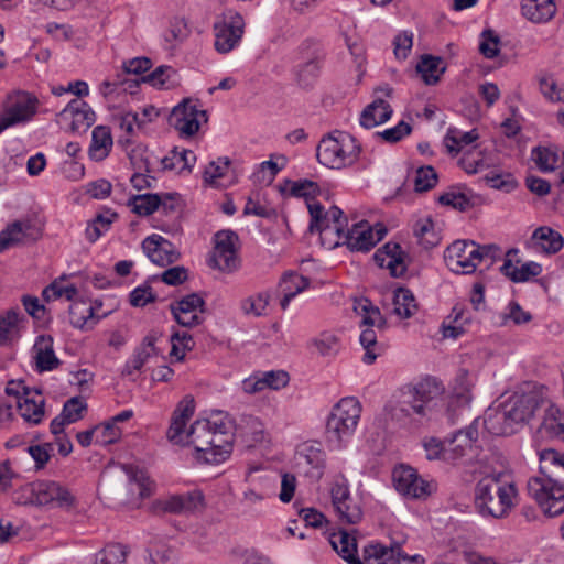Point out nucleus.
I'll list each match as a JSON object with an SVG mask.
<instances>
[{
  "label": "nucleus",
  "mask_w": 564,
  "mask_h": 564,
  "mask_svg": "<svg viewBox=\"0 0 564 564\" xmlns=\"http://www.w3.org/2000/svg\"><path fill=\"white\" fill-rule=\"evenodd\" d=\"M196 161L195 154L189 150L177 151V148L172 149L166 156L162 159V165L164 170L173 171L178 169L192 170L193 164Z\"/></svg>",
  "instance_id": "49"
},
{
  "label": "nucleus",
  "mask_w": 564,
  "mask_h": 564,
  "mask_svg": "<svg viewBox=\"0 0 564 564\" xmlns=\"http://www.w3.org/2000/svg\"><path fill=\"white\" fill-rule=\"evenodd\" d=\"M330 495L340 523L356 524L362 519V510L351 498L347 479L343 475L333 485Z\"/></svg>",
  "instance_id": "12"
},
{
  "label": "nucleus",
  "mask_w": 564,
  "mask_h": 564,
  "mask_svg": "<svg viewBox=\"0 0 564 564\" xmlns=\"http://www.w3.org/2000/svg\"><path fill=\"white\" fill-rule=\"evenodd\" d=\"M40 236L39 229L31 221L15 220L0 232V240L2 246L8 249L19 243L35 241Z\"/></svg>",
  "instance_id": "26"
},
{
  "label": "nucleus",
  "mask_w": 564,
  "mask_h": 564,
  "mask_svg": "<svg viewBox=\"0 0 564 564\" xmlns=\"http://www.w3.org/2000/svg\"><path fill=\"white\" fill-rule=\"evenodd\" d=\"M321 356H333L338 351V338L330 333H322L311 340Z\"/></svg>",
  "instance_id": "64"
},
{
  "label": "nucleus",
  "mask_w": 564,
  "mask_h": 564,
  "mask_svg": "<svg viewBox=\"0 0 564 564\" xmlns=\"http://www.w3.org/2000/svg\"><path fill=\"white\" fill-rule=\"evenodd\" d=\"M207 120V111L198 109L191 99H184L169 116V124L185 137H193L199 130L200 122Z\"/></svg>",
  "instance_id": "10"
},
{
  "label": "nucleus",
  "mask_w": 564,
  "mask_h": 564,
  "mask_svg": "<svg viewBox=\"0 0 564 564\" xmlns=\"http://www.w3.org/2000/svg\"><path fill=\"white\" fill-rule=\"evenodd\" d=\"M386 410L390 414L391 419L397 421H401L413 414H417L420 416L426 415L425 405L422 402L419 403L409 386L404 387L400 391V394L395 400H392L387 404Z\"/></svg>",
  "instance_id": "24"
},
{
  "label": "nucleus",
  "mask_w": 564,
  "mask_h": 564,
  "mask_svg": "<svg viewBox=\"0 0 564 564\" xmlns=\"http://www.w3.org/2000/svg\"><path fill=\"white\" fill-rule=\"evenodd\" d=\"M58 121H70L69 129L74 133H85L95 122L96 116L87 102L73 99L57 115Z\"/></svg>",
  "instance_id": "20"
},
{
  "label": "nucleus",
  "mask_w": 564,
  "mask_h": 564,
  "mask_svg": "<svg viewBox=\"0 0 564 564\" xmlns=\"http://www.w3.org/2000/svg\"><path fill=\"white\" fill-rule=\"evenodd\" d=\"M521 10L531 22L544 23L554 17L556 6L553 0H522Z\"/></svg>",
  "instance_id": "34"
},
{
  "label": "nucleus",
  "mask_w": 564,
  "mask_h": 564,
  "mask_svg": "<svg viewBox=\"0 0 564 564\" xmlns=\"http://www.w3.org/2000/svg\"><path fill=\"white\" fill-rule=\"evenodd\" d=\"M437 173L431 165H423L416 169L414 177V189L423 193L432 189L437 184Z\"/></svg>",
  "instance_id": "58"
},
{
  "label": "nucleus",
  "mask_w": 564,
  "mask_h": 564,
  "mask_svg": "<svg viewBox=\"0 0 564 564\" xmlns=\"http://www.w3.org/2000/svg\"><path fill=\"white\" fill-rule=\"evenodd\" d=\"M321 66L322 61L317 55H314L307 61L297 64L294 68L297 86L303 89L312 88L319 77Z\"/></svg>",
  "instance_id": "36"
},
{
  "label": "nucleus",
  "mask_w": 564,
  "mask_h": 564,
  "mask_svg": "<svg viewBox=\"0 0 564 564\" xmlns=\"http://www.w3.org/2000/svg\"><path fill=\"white\" fill-rule=\"evenodd\" d=\"M31 390H33V393L28 394L23 402H19V411L28 423L37 425L45 415V399L40 389L31 388Z\"/></svg>",
  "instance_id": "32"
},
{
  "label": "nucleus",
  "mask_w": 564,
  "mask_h": 564,
  "mask_svg": "<svg viewBox=\"0 0 564 564\" xmlns=\"http://www.w3.org/2000/svg\"><path fill=\"white\" fill-rule=\"evenodd\" d=\"M127 550L121 544H109L96 554L95 564H126Z\"/></svg>",
  "instance_id": "57"
},
{
  "label": "nucleus",
  "mask_w": 564,
  "mask_h": 564,
  "mask_svg": "<svg viewBox=\"0 0 564 564\" xmlns=\"http://www.w3.org/2000/svg\"><path fill=\"white\" fill-rule=\"evenodd\" d=\"M344 224H335L329 228H325L319 234L321 243L328 250L335 249L338 246L344 245L345 241V227Z\"/></svg>",
  "instance_id": "59"
},
{
  "label": "nucleus",
  "mask_w": 564,
  "mask_h": 564,
  "mask_svg": "<svg viewBox=\"0 0 564 564\" xmlns=\"http://www.w3.org/2000/svg\"><path fill=\"white\" fill-rule=\"evenodd\" d=\"M408 254L397 242H387L373 254V261L380 268H387L391 276L400 278L406 271L405 258Z\"/></svg>",
  "instance_id": "23"
},
{
  "label": "nucleus",
  "mask_w": 564,
  "mask_h": 564,
  "mask_svg": "<svg viewBox=\"0 0 564 564\" xmlns=\"http://www.w3.org/2000/svg\"><path fill=\"white\" fill-rule=\"evenodd\" d=\"M118 217L117 213L97 215L90 223H88L85 235L89 242H95L104 232L108 231L113 220Z\"/></svg>",
  "instance_id": "52"
},
{
  "label": "nucleus",
  "mask_w": 564,
  "mask_h": 564,
  "mask_svg": "<svg viewBox=\"0 0 564 564\" xmlns=\"http://www.w3.org/2000/svg\"><path fill=\"white\" fill-rule=\"evenodd\" d=\"M445 70L446 65L443 58L433 55H423L416 65V72L421 74L426 85L437 84Z\"/></svg>",
  "instance_id": "39"
},
{
  "label": "nucleus",
  "mask_w": 564,
  "mask_h": 564,
  "mask_svg": "<svg viewBox=\"0 0 564 564\" xmlns=\"http://www.w3.org/2000/svg\"><path fill=\"white\" fill-rule=\"evenodd\" d=\"M478 440V419L466 429L456 431L448 440V459H458L473 449L474 443Z\"/></svg>",
  "instance_id": "27"
},
{
  "label": "nucleus",
  "mask_w": 564,
  "mask_h": 564,
  "mask_svg": "<svg viewBox=\"0 0 564 564\" xmlns=\"http://www.w3.org/2000/svg\"><path fill=\"white\" fill-rule=\"evenodd\" d=\"M158 335L154 332L148 334L141 345L135 349L132 358L126 364L122 375L130 376L133 371L140 370L144 364L158 354L155 343Z\"/></svg>",
  "instance_id": "33"
},
{
  "label": "nucleus",
  "mask_w": 564,
  "mask_h": 564,
  "mask_svg": "<svg viewBox=\"0 0 564 564\" xmlns=\"http://www.w3.org/2000/svg\"><path fill=\"white\" fill-rule=\"evenodd\" d=\"M305 464L308 466L305 474L314 481H318L326 467V454L321 448L308 446L304 449L302 455Z\"/></svg>",
  "instance_id": "44"
},
{
  "label": "nucleus",
  "mask_w": 564,
  "mask_h": 564,
  "mask_svg": "<svg viewBox=\"0 0 564 564\" xmlns=\"http://www.w3.org/2000/svg\"><path fill=\"white\" fill-rule=\"evenodd\" d=\"M112 148V135L110 128L97 126L93 130L91 144L89 148L90 156L96 161L104 160Z\"/></svg>",
  "instance_id": "42"
},
{
  "label": "nucleus",
  "mask_w": 564,
  "mask_h": 564,
  "mask_svg": "<svg viewBox=\"0 0 564 564\" xmlns=\"http://www.w3.org/2000/svg\"><path fill=\"white\" fill-rule=\"evenodd\" d=\"M467 310L464 304H455L452 313L443 323V336L445 338L456 339L465 333L464 325L469 322L470 317L466 316Z\"/></svg>",
  "instance_id": "40"
},
{
  "label": "nucleus",
  "mask_w": 564,
  "mask_h": 564,
  "mask_svg": "<svg viewBox=\"0 0 564 564\" xmlns=\"http://www.w3.org/2000/svg\"><path fill=\"white\" fill-rule=\"evenodd\" d=\"M518 252L516 248L507 251L503 264L500 267V272L505 276L514 283H523L542 273V265L534 261L522 263L518 268L517 264L521 262L520 259H517Z\"/></svg>",
  "instance_id": "22"
},
{
  "label": "nucleus",
  "mask_w": 564,
  "mask_h": 564,
  "mask_svg": "<svg viewBox=\"0 0 564 564\" xmlns=\"http://www.w3.org/2000/svg\"><path fill=\"white\" fill-rule=\"evenodd\" d=\"M387 234V229L382 224L373 227L366 220L354 224L350 229L346 230L345 241L351 251L367 252L373 248Z\"/></svg>",
  "instance_id": "13"
},
{
  "label": "nucleus",
  "mask_w": 564,
  "mask_h": 564,
  "mask_svg": "<svg viewBox=\"0 0 564 564\" xmlns=\"http://www.w3.org/2000/svg\"><path fill=\"white\" fill-rule=\"evenodd\" d=\"M310 286V279L295 272H285L279 283L282 293L296 296Z\"/></svg>",
  "instance_id": "53"
},
{
  "label": "nucleus",
  "mask_w": 564,
  "mask_h": 564,
  "mask_svg": "<svg viewBox=\"0 0 564 564\" xmlns=\"http://www.w3.org/2000/svg\"><path fill=\"white\" fill-rule=\"evenodd\" d=\"M540 432L549 437L564 441V415L558 408L551 403L544 409Z\"/></svg>",
  "instance_id": "38"
},
{
  "label": "nucleus",
  "mask_w": 564,
  "mask_h": 564,
  "mask_svg": "<svg viewBox=\"0 0 564 564\" xmlns=\"http://www.w3.org/2000/svg\"><path fill=\"white\" fill-rule=\"evenodd\" d=\"M30 503L36 506L54 505L69 509L75 506L76 498L69 489L54 480H36L29 485Z\"/></svg>",
  "instance_id": "7"
},
{
  "label": "nucleus",
  "mask_w": 564,
  "mask_h": 564,
  "mask_svg": "<svg viewBox=\"0 0 564 564\" xmlns=\"http://www.w3.org/2000/svg\"><path fill=\"white\" fill-rule=\"evenodd\" d=\"M189 35V29L184 18H174L170 21V26L164 34V40L169 48H174L184 42Z\"/></svg>",
  "instance_id": "54"
},
{
  "label": "nucleus",
  "mask_w": 564,
  "mask_h": 564,
  "mask_svg": "<svg viewBox=\"0 0 564 564\" xmlns=\"http://www.w3.org/2000/svg\"><path fill=\"white\" fill-rule=\"evenodd\" d=\"M393 485L402 496L420 499L430 495L429 482L417 471L405 465H400L392 473Z\"/></svg>",
  "instance_id": "17"
},
{
  "label": "nucleus",
  "mask_w": 564,
  "mask_h": 564,
  "mask_svg": "<svg viewBox=\"0 0 564 564\" xmlns=\"http://www.w3.org/2000/svg\"><path fill=\"white\" fill-rule=\"evenodd\" d=\"M204 501L200 491H192L185 495L171 496L164 500H156L153 503L154 511L169 513H186L197 510Z\"/></svg>",
  "instance_id": "25"
},
{
  "label": "nucleus",
  "mask_w": 564,
  "mask_h": 564,
  "mask_svg": "<svg viewBox=\"0 0 564 564\" xmlns=\"http://www.w3.org/2000/svg\"><path fill=\"white\" fill-rule=\"evenodd\" d=\"M506 477L503 473H494L476 484L474 505L481 517L503 519L513 508L517 489Z\"/></svg>",
  "instance_id": "2"
},
{
  "label": "nucleus",
  "mask_w": 564,
  "mask_h": 564,
  "mask_svg": "<svg viewBox=\"0 0 564 564\" xmlns=\"http://www.w3.org/2000/svg\"><path fill=\"white\" fill-rule=\"evenodd\" d=\"M21 312L18 307L8 310L4 314H0V346L11 344L18 333V323Z\"/></svg>",
  "instance_id": "47"
},
{
  "label": "nucleus",
  "mask_w": 564,
  "mask_h": 564,
  "mask_svg": "<svg viewBox=\"0 0 564 564\" xmlns=\"http://www.w3.org/2000/svg\"><path fill=\"white\" fill-rule=\"evenodd\" d=\"M37 98L19 91L9 97V104L0 116V133L6 129L29 121L36 112Z\"/></svg>",
  "instance_id": "11"
},
{
  "label": "nucleus",
  "mask_w": 564,
  "mask_h": 564,
  "mask_svg": "<svg viewBox=\"0 0 564 564\" xmlns=\"http://www.w3.org/2000/svg\"><path fill=\"white\" fill-rule=\"evenodd\" d=\"M540 473L564 478V453L555 449H543L540 453Z\"/></svg>",
  "instance_id": "48"
},
{
  "label": "nucleus",
  "mask_w": 564,
  "mask_h": 564,
  "mask_svg": "<svg viewBox=\"0 0 564 564\" xmlns=\"http://www.w3.org/2000/svg\"><path fill=\"white\" fill-rule=\"evenodd\" d=\"M391 106L381 98L373 100L360 115V124L366 129L375 128L388 121L392 116Z\"/></svg>",
  "instance_id": "35"
},
{
  "label": "nucleus",
  "mask_w": 564,
  "mask_h": 564,
  "mask_svg": "<svg viewBox=\"0 0 564 564\" xmlns=\"http://www.w3.org/2000/svg\"><path fill=\"white\" fill-rule=\"evenodd\" d=\"M245 28L243 18L239 13H229L214 25L215 48L219 53H228L239 43Z\"/></svg>",
  "instance_id": "15"
},
{
  "label": "nucleus",
  "mask_w": 564,
  "mask_h": 564,
  "mask_svg": "<svg viewBox=\"0 0 564 564\" xmlns=\"http://www.w3.org/2000/svg\"><path fill=\"white\" fill-rule=\"evenodd\" d=\"M437 200L440 204L451 206L459 212H465L474 205L471 198L462 192H446Z\"/></svg>",
  "instance_id": "61"
},
{
  "label": "nucleus",
  "mask_w": 564,
  "mask_h": 564,
  "mask_svg": "<svg viewBox=\"0 0 564 564\" xmlns=\"http://www.w3.org/2000/svg\"><path fill=\"white\" fill-rule=\"evenodd\" d=\"M531 159L543 173L555 171L562 161L556 147H535L532 150Z\"/></svg>",
  "instance_id": "45"
},
{
  "label": "nucleus",
  "mask_w": 564,
  "mask_h": 564,
  "mask_svg": "<svg viewBox=\"0 0 564 564\" xmlns=\"http://www.w3.org/2000/svg\"><path fill=\"white\" fill-rule=\"evenodd\" d=\"M171 356L175 357L177 361H182L185 357V350H193L195 341L193 336L187 330H176L171 335Z\"/></svg>",
  "instance_id": "55"
},
{
  "label": "nucleus",
  "mask_w": 564,
  "mask_h": 564,
  "mask_svg": "<svg viewBox=\"0 0 564 564\" xmlns=\"http://www.w3.org/2000/svg\"><path fill=\"white\" fill-rule=\"evenodd\" d=\"M480 36L479 52L486 58H495L500 52L499 45L501 41L499 35L491 29H485Z\"/></svg>",
  "instance_id": "60"
},
{
  "label": "nucleus",
  "mask_w": 564,
  "mask_h": 564,
  "mask_svg": "<svg viewBox=\"0 0 564 564\" xmlns=\"http://www.w3.org/2000/svg\"><path fill=\"white\" fill-rule=\"evenodd\" d=\"M214 433L209 441L205 462L218 464L225 460L231 452L234 432L232 422L227 415L215 414Z\"/></svg>",
  "instance_id": "9"
},
{
  "label": "nucleus",
  "mask_w": 564,
  "mask_h": 564,
  "mask_svg": "<svg viewBox=\"0 0 564 564\" xmlns=\"http://www.w3.org/2000/svg\"><path fill=\"white\" fill-rule=\"evenodd\" d=\"M417 310L416 300L411 290L399 288L393 295V313L401 318L411 317Z\"/></svg>",
  "instance_id": "46"
},
{
  "label": "nucleus",
  "mask_w": 564,
  "mask_h": 564,
  "mask_svg": "<svg viewBox=\"0 0 564 564\" xmlns=\"http://www.w3.org/2000/svg\"><path fill=\"white\" fill-rule=\"evenodd\" d=\"M329 543L348 564H362L357 552V540L348 531L340 529L338 532L332 533Z\"/></svg>",
  "instance_id": "31"
},
{
  "label": "nucleus",
  "mask_w": 564,
  "mask_h": 564,
  "mask_svg": "<svg viewBox=\"0 0 564 564\" xmlns=\"http://www.w3.org/2000/svg\"><path fill=\"white\" fill-rule=\"evenodd\" d=\"M484 180L491 188L505 191L507 193L513 191L518 186V182L510 173L499 174L491 171L484 176Z\"/></svg>",
  "instance_id": "62"
},
{
  "label": "nucleus",
  "mask_w": 564,
  "mask_h": 564,
  "mask_svg": "<svg viewBox=\"0 0 564 564\" xmlns=\"http://www.w3.org/2000/svg\"><path fill=\"white\" fill-rule=\"evenodd\" d=\"M354 311L361 316L360 326H376L378 329H384L387 319L380 313V310L372 305L368 299L355 301Z\"/></svg>",
  "instance_id": "41"
},
{
  "label": "nucleus",
  "mask_w": 564,
  "mask_h": 564,
  "mask_svg": "<svg viewBox=\"0 0 564 564\" xmlns=\"http://www.w3.org/2000/svg\"><path fill=\"white\" fill-rule=\"evenodd\" d=\"M530 478L528 492L542 507L545 514L556 517L564 512V478L540 473Z\"/></svg>",
  "instance_id": "6"
},
{
  "label": "nucleus",
  "mask_w": 564,
  "mask_h": 564,
  "mask_svg": "<svg viewBox=\"0 0 564 564\" xmlns=\"http://www.w3.org/2000/svg\"><path fill=\"white\" fill-rule=\"evenodd\" d=\"M343 214L344 213L339 207L333 206L328 212L322 215L319 221L315 223V220H311L308 229L311 232H321L325 228H329L335 224L345 223V225H348V220L346 217H343Z\"/></svg>",
  "instance_id": "56"
},
{
  "label": "nucleus",
  "mask_w": 564,
  "mask_h": 564,
  "mask_svg": "<svg viewBox=\"0 0 564 564\" xmlns=\"http://www.w3.org/2000/svg\"><path fill=\"white\" fill-rule=\"evenodd\" d=\"M69 323L76 328L91 327L94 322V307L85 300L74 301L68 308Z\"/></svg>",
  "instance_id": "43"
},
{
  "label": "nucleus",
  "mask_w": 564,
  "mask_h": 564,
  "mask_svg": "<svg viewBox=\"0 0 564 564\" xmlns=\"http://www.w3.org/2000/svg\"><path fill=\"white\" fill-rule=\"evenodd\" d=\"M34 360L39 372L52 371L61 365L53 348L51 335H40L33 345Z\"/></svg>",
  "instance_id": "29"
},
{
  "label": "nucleus",
  "mask_w": 564,
  "mask_h": 564,
  "mask_svg": "<svg viewBox=\"0 0 564 564\" xmlns=\"http://www.w3.org/2000/svg\"><path fill=\"white\" fill-rule=\"evenodd\" d=\"M324 137L316 149V158L321 164L329 169H344L352 165L360 155L361 148L349 133L336 131Z\"/></svg>",
  "instance_id": "4"
},
{
  "label": "nucleus",
  "mask_w": 564,
  "mask_h": 564,
  "mask_svg": "<svg viewBox=\"0 0 564 564\" xmlns=\"http://www.w3.org/2000/svg\"><path fill=\"white\" fill-rule=\"evenodd\" d=\"M497 251L495 245L480 246L475 241L457 240L446 248L444 260L453 272L468 274L476 270L484 258H494Z\"/></svg>",
  "instance_id": "5"
},
{
  "label": "nucleus",
  "mask_w": 564,
  "mask_h": 564,
  "mask_svg": "<svg viewBox=\"0 0 564 564\" xmlns=\"http://www.w3.org/2000/svg\"><path fill=\"white\" fill-rule=\"evenodd\" d=\"M195 412L194 399L189 395L183 398L173 412L166 436L170 442L181 445H192L204 457L208 451L209 441L214 433L215 415L209 419L196 420L191 429L185 432L187 421Z\"/></svg>",
  "instance_id": "1"
},
{
  "label": "nucleus",
  "mask_w": 564,
  "mask_h": 564,
  "mask_svg": "<svg viewBox=\"0 0 564 564\" xmlns=\"http://www.w3.org/2000/svg\"><path fill=\"white\" fill-rule=\"evenodd\" d=\"M361 415V404L352 397L340 399L332 409L326 422V438L341 447L354 436Z\"/></svg>",
  "instance_id": "3"
},
{
  "label": "nucleus",
  "mask_w": 564,
  "mask_h": 564,
  "mask_svg": "<svg viewBox=\"0 0 564 564\" xmlns=\"http://www.w3.org/2000/svg\"><path fill=\"white\" fill-rule=\"evenodd\" d=\"M530 243L536 251L554 254L563 248L564 239L560 232L542 226L533 231Z\"/></svg>",
  "instance_id": "30"
},
{
  "label": "nucleus",
  "mask_w": 564,
  "mask_h": 564,
  "mask_svg": "<svg viewBox=\"0 0 564 564\" xmlns=\"http://www.w3.org/2000/svg\"><path fill=\"white\" fill-rule=\"evenodd\" d=\"M238 235L232 230H220L215 234V247L208 260L210 268L223 272H234L239 267L237 257Z\"/></svg>",
  "instance_id": "8"
},
{
  "label": "nucleus",
  "mask_w": 564,
  "mask_h": 564,
  "mask_svg": "<svg viewBox=\"0 0 564 564\" xmlns=\"http://www.w3.org/2000/svg\"><path fill=\"white\" fill-rule=\"evenodd\" d=\"M160 194L134 195L128 200V206L139 216H149L160 208Z\"/></svg>",
  "instance_id": "50"
},
{
  "label": "nucleus",
  "mask_w": 564,
  "mask_h": 564,
  "mask_svg": "<svg viewBox=\"0 0 564 564\" xmlns=\"http://www.w3.org/2000/svg\"><path fill=\"white\" fill-rule=\"evenodd\" d=\"M419 403L425 405V413L427 414L430 406L429 404L444 391V387L441 381L433 377H426L414 386H409Z\"/></svg>",
  "instance_id": "37"
},
{
  "label": "nucleus",
  "mask_w": 564,
  "mask_h": 564,
  "mask_svg": "<svg viewBox=\"0 0 564 564\" xmlns=\"http://www.w3.org/2000/svg\"><path fill=\"white\" fill-rule=\"evenodd\" d=\"M393 561L398 564L403 563H424V558L421 555L410 556L401 550L399 544H392L391 546H384L380 543L369 544L362 550V564H387Z\"/></svg>",
  "instance_id": "18"
},
{
  "label": "nucleus",
  "mask_w": 564,
  "mask_h": 564,
  "mask_svg": "<svg viewBox=\"0 0 564 564\" xmlns=\"http://www.w3.org/2000/svg\"><path fill=\"white\" fill-rule=\"evenodd\" d=\"M360 334V344L365 349V355L362 357V361L367 365H371L378 356L383 352L382 345L378 344L377 335L373 326H364Z\"/></svg>",
  "instance_id": "51"
},
{
  "label": "nucleus",
  "mask_w": 564,
  "mask_h": 564,
  "mask_svg": "<svg viewBox=\"0 0 564 564\" xmlns=\"http://www.w3.org/2000/svg\"><path fill=\"white\" fill-rule=\"evenodd\" d=\"M473 387L474 382L468 371L459 370L447 402L446 415L449 423L455 424L458 416L468 411V405L473 399Z\"/></svg>",
  "instance_id": "14"
},
{
  "label": "nucleus",
  "mask_w": 564,
  "mask_h": 564,
  "mask_svg": "<svg viewBox=\"0 0 564 564\" xmlns=\"http://www.w3.org/2000/svg\"><path fill=\"white\" fill-rule=\"evenodd\" d=\"M482 424L485 430L495 436H507L517 432L501 403L486 411Z\"/></svg>",
  "instance_id": "28"
},
{
  "label": "nucleus",
  "mask_w": 564,
  "mask_h": 564,
  "mask_svg": "<svg viewBox=\"0 0 564 564\" xmlns=\"http://www.w3.org/2000/svg\"><path fill=\"white\" fill-rule=\"evenodd\" d=\"M142 249L149 259L160 267L172 264L181 257L171 241L155 234L142 241Z\"/></svg>",
  "instance_id": "21"
},
{
  "label": "nucleus",
  "mask_w": 564,
  "mask_h": 564,
  "mask_svg": "<svg viewBox=\"0 0 564 564\" xmlns=\"http://www.w3.org/2000/svg\"><path fill=\"white\" fill-rule=\"evenodd\" d=\"M511 422L518 430L544 404L538 395L532 393L514 394L501 403Z\"/></svg>",
  "instance_id": "19"
},
{
  "label": "nucleus",
  "mask_w": 564,
  "mask_h": 564,
  "mask_svg": "<svg viewBox=\"0 0 564 564\" xmlns=\"http://www.w3.org/2000/svg\"><path fill=\"white\" fill-rule=\"evenodd\" d=\"M205 300L197 293H191L176 302L170 304L172 315L178 325L183 327H194L200 325L204 321Z\"/></svg>",
  "instance_id": "16"
},
{
  "label": "nucleus",
  "mask_w": 564,
  "mask_h": 564,
  "mask_svg": "<svg viewBox=\"0 0 564 564\" xmlns=\"http://www.w3.org/2000/svg\"><path fill=\"white\" fill-rule=\"evenodd\" d=\"M87 404L79 397H73L64 403L61 414L66 422L74 423L83 417Z\"/></svg>",
  "instance_id": "63"
}]
</instances>
